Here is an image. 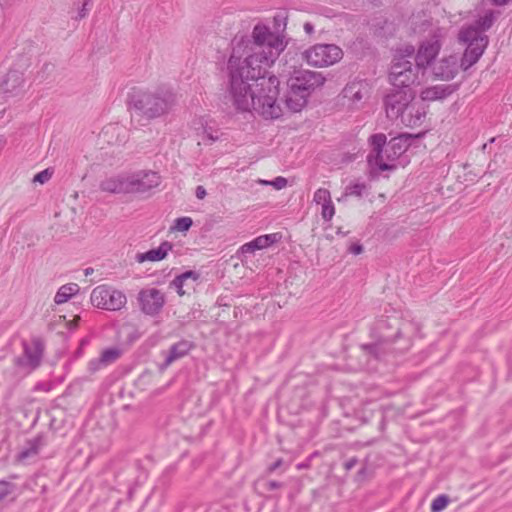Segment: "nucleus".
I'll use <instances>...</instances> for the list:
<instances>
[{"mask_svg":"<svg viewBox=\"0 0 512 512\" xmlns=\"http://www.w3.org/2000/svg\"><path fill=\"white\" fill-rule=\"evenodd\" d=\"M286 25V15L278 13L273 18V28L255 25L251 53L243 60L237 55L238 50H233L228 61L229 95L237 110L255 111L266 119L281 116L278 103L280 81L276 76L266 78L265 71L288 45Z\"/></svg>","mask_w":512,"mask_h":512,"instance_id":"nucleus-1","label":"nucleus"},{"mask_svg":"<svg viewBox=\"0 0 512 512\" xmlns=\"http://www.w3.org/2000/svg\"><path fill=\"white\" fill-rule=\"evenodd\" d=\"M411 139L410 134H401L386 142L385 134L372 135L370 142L373 150L368 156L369 164L381 171L394 169L396 167L395 162L409 148Z\"/></svg>","mask_w":512,"mask_h":512,"instance_id":"nucleus-2","label":"nucleus"},{"mask_svg":"<svg viewBox=\"0 0 512 512\" xmlns=\"http://www.w3.org/2000/svg\"><path fill=\"white\" fill-rule=\"evenodd\" d=\"M326 79L321 72L295 69L287 81L288 92L286 106L292 112L301 111L307 104L309 96L322 87Z\"/></svg>","mask_w":512,"mask_h":512,"instance_id":"nucleus-3","label":"nucleus"},{"mask_svg":"<svg viewBox=\"0 0 512 512\" xmlns=\"http://www.w3.org/2000/svg\"><path fill=\"white\" fill-rule=\"evenodd\" d=\"M494 21V12L487 11L474 24L465 26L460 30L458 39L461 43L467 45L463 54L464 67H471L482 56L488 44V37L484 33L493 25Z\"/></svg>","mask_w":512,"mask_h":512,"instance_id":"nucleus-4","label":"nucleus"},{"mask_svg":"<svg viewBox=\"0 0 512 512\" xmlns=\"http://www.w3.org/2000/svg\"><path fill=\"white\" fill-rule=\"evenodd\" d=\"M414 56V46L405 44L393 55L389 79L395 89H409L410 85L420 84L423 76L410 61Z\"/></svg>","mask_w":512,"mask_h":512,"instance_id":"nucleus-5","label":"nucleus"},{"mask_svg":"<svg viewBox=\"0 0 512 512\" xmlns=\"http://www.w3.org/2000/svg\"><path fill=\"white\" fill-rule=\"evenodd\" d=\"M175 103V95L168 89L156 92L134 91L131 106L142 116L153 119L167 113Z\"/></svg>","mask_w":512,"mask_h":512,"instance_id":"nucleus-6","label":"nucleus"},{"mask_svg":"<svg viewBox=\"0 0 512 512\" xmlns=\"http://www.w3.org/2000/svg\"><path fill=\"white\" fill-rule=\"evenodd\" d=\"M90 300L93 306L108 311L121 310L127 303L124 292L107 285L95 287Z\"/></svg>","mask_w":512,"mask_h":512,"instance_id":"nucleus-7","label":"nucleus"},{"mask_svg":"<svg viewBox=\"0 0 512 512\" xmlns=\"http://www.w3.org/2000/svg\"><path fill=\"white\" fill-rule=\"evenodd\" d=\"M343 56L340 47L334 44H317L304 52L306 62L315 67H326L337 63Z\"/></svg>","mask_w":512,"mask_h":512,"instance_id":"nucleus-8","label":"nucleus"},{"mask_svg":"<svg viewBox=\"0 0 512 512\" xmlns=\"http://www.w3.org/2000/svg\"><path fill=\"white\" fill-rule=\"evenodd\" d=\"M414 101V93L411 89H393L384 99L387 117L401 119L404 111Z\"/></svg>","mask_w":512,"mask_h":512,"instance_id":"nucleus-9","label":"nucleus"},{"mask_svg":"<svg viewBox=\"0 0 512 512\" xmlns=\"http://www.w3.org/2000/svg\"><path fill=\"white\" fill-rule=\"evenodd\" d=\"M442 37V30L438 29L437 32L427 41H424L417 53H414L413 58L415 59V66L417 71H421L424 76L426 68L432 63V61L438 55L441 49L440 38Z\"/></svg>","mask_w":512,"mask_h":512,"instance_id":"nucleus-10","label":"nucleus"},{"mask_svg":"<svg viewBox=\"0 0 512 512\" xmlns=\"http://www.w3.org/2000/svg\"><path fill=\"white\" fill-rule=\"evenodd\" d=\"M137 302L142 313L156 316L162 311L166 303V296L157 288L147 287L138 292Z\"/></svg>","mask_w":512,"mask_h":512,"instance_id":"nucleus-11","label":"nucleus"},{"mask_svg":"<svg viewBox=\"0 0 512 512\" xmlns=\"http://www.w3.org/2000/svg\"><path fill=\"white\" fill-rule=\"evenodd\" d=\"M129 194L145 193L160 185L161 178L153 171L128 172Z\"/></svg>","mask_w":512,"mask_h":512,"instance_id":"nucleus-12","label":"nucleus"},{"mask_svg":"<svg viewBox=\"0 0 512 512\" xmlns=\"http://www.w3.org/2000/svg\"><path fill=\"white\" fill-rule=\"evenodd\" d=\"M23 348V355L16 359V364L29 373L40 365L44 345L40 339H33L30 342H25Z\"/></svg>","mask_w":512,"mask_h":512,"instance_id":"nucleus-13","label":"nucleus"},{"mask_svg":"<svg viewBox=\"0 0 512 512\" xmlns=\"http://www.w3.org/2000/svg\"><path fill=\"white\" fill-rule=\"evenodd\" d=\"M460 68L466 70L469 67H464L463 58L461 59V62H459L457 55H450L443 57L439 61L435 62L433 64L432 70L436 77L449 80L456 76Z\"/></svg>","mask_w":512,"mask_h":512,"instance_id":"nucleus-14","label":"nucleus"},{"mask_svg":"<svg viewBox=\"0 0 512 512\" xmlns=\"http://www.w3.org/2000/svg\"><path fill=\"white\" fill-rule=\"evenodd\" d=\"M128 172L112 175L100 182V190L111 194H129Z\"/></svg>","mask_w":512,"mask_h":512,"instance_id":"nucleus-15","label":"nucleus"},{"mask_svg":"<svg viewBox=\"0 0 512 512\" xmlns=\"http://www.w3.org/2000/svg\"><path fill=\"white\" fill-rule=\"evenodd\" d=\"M426 114L427 106L422 102L413 101L400 120L407 127H419L424 123Z\"/></svg>","mask_w":512,"mask_h":512,"instance_id":"nucleus-16","label":"nucleus"},{"mask_svg":"<svg viewBox=\"0 0 512 512\" xmlns=\"http://www.w3.org/2000/svg\"><path fill=\"white\" fill-rule=\"evenodd\" d=\"M456 89L457 85L455 84H438L435 86H429L422 89L420 92V98L424 102L443 100L455 92Z\"/></svg>","mask_w":512,"mask_h":512,"instance_id":"nucleus-17","label":"nucleus"},{"mask_svg":"<svg viewBox=\"0 0 512 512\" xmlns=\"http://www.w3.org/2000/svg\"><path fill=\"white\" fill-rule=\"evenodd\" d=\"M313 201L321 205V216L325 221H330L335 214V207L331 199L329 190L319 188L315 191Z\"/></svg>","mask_w":512,"mask_h":512,"instance_id":"nucleus-18","label":"nucleus"},{"mask_svg":"<svg viewBox=\"0 0 512 512\" xmlns=\"http://www.w3.org/2000/svg\"><path fill=\"white\" fill-rule=\"evenodd\" d=\"M172 247L173 245L170 242L164 241L157 248L150 249L147 252L137 253L135 255V261L140 264L146 261H161L167 257L168 253L172 250Z\"/></svg>","mask_w":512,"mask_h":512,"instance_id":"nucleus-19","label":"nucleus"},{"mask_svg":"<svg viewBox=\"0 0 512 512\" xmlns=\"http://www.w3.org/2000/svg\"><path fill=\"white\" fill-rule=\"evenodd\" d=\"M280 238L281 236L278 233L261 235L242 245L240 250L242 253H254L256 250L270 247L272 244L278 242Z\"/></svg>","mask_w":512,"mask_h":512,"instance_id":"nucleus-20","label":"nucleus"},{"mask_svg":"<svg viewBox=\"0 0 512 512\" xmlns=\"http://www.w3.org/2000/svg\"><path fill=\"white\" fill-rule=\"evenodd\" d=\"M192 344L189 341L182 340L174 345L168 351L162 352L165 356L164 363L162 364L161 369H165L170 366L176 360L184 357L191 350Z\"/></svg>","mask_w":512,"mask_h":512,"instance_id":"nucleus-21","label":"nucleus"},{"mask_svg":"<svg viewBox=\"0 0 512 512\" xmlns=\"http://www.w3.org/2000/svg\"><path fill=\"white\" fill-rule=\"evenodd\" d=\"M369 94L368 85L364 82H351L343 90L344 98L348 99L354 105H357Z\"/></svg>","mask_w":512,"mask_h":512,"instance_id":"nucleus-22","label":"nucleus"},{"mask_svg":"<svg viewBox=\"0 0 512 512\" xmlns=\"http://www.w3.org/2000/svg\"><path fill=\"white\" fill-rule=\"evenodd\" d=\"M24 86L23 74L19 71H9L2 82L1 88L4 93L17 95Z\"/></svg>","mask_w":512,"mask_h":512,"instance_id":"nucleus-23","label":"nucleus"},{"mask_svg":"<svg viewBox=\"0 0 512 512\" xmlns=\"http://www.w3.org/2000/svg\"><path fill=\"white\" fill-rule=\"evenodd\" d=\"M43 447V439L38 436L29 440L18 455V460L25 461L38 455Z\"/></svg>","mask_w":512,"mask_h":512,"instance_id":"nucleus-24","label":"nucleus"},{"mask_svg":"<svg viewBox=\"0 0 512 512\" xmlns=\"http://www.w3.org/2000/svg\"><path fill=\"white\" fill-rule=\"evenodd\" d=\"M199 279V274L195 271H186L178 276H176L171 282L170 287L174 288L179 296H183L185 291L183 289L184 285L188 280H192L196 282Z\"/></svg>","mask_w":512,"mask_h":512,"instance_id":"nucleus-25","label":"nucleus"},{"mask_svg":"<svg viewBox=\"0 0 512 512\" xmlns=\"http://www.w3.org/2000/svg\"><path fill=\"white\" fill-rule=\"evenodd\" d=\"M80 291V287L76 283H68L62 285L55 294L54 302L57 305L66 303L69 301L74 295L78 294Z\"/></svg>","mask_w":512,"mask_h":512,"instance_id":"nucleus-26","label":"nucleus"},{"mask_svg":"<svg viewBox=\"0 0 512 512\" xmlns=\"http://www.w3.org/2000/svg\"><path fill=\"white\" fill-rule=\"evenodd\" d=\"M122 354V351L119 348L113 347L108 348L102 351L100 354L101 362L105 367L116 362Z\"/></svg>","mask_w":512,"mask_h":512,"instance_id":"nucleus-27","label":"nucleus"},{"mask_svg":"<svg viewBox=\"0 0 512 512\" xmlns=\"http://www.w3.org/2000/svg\"><path fill=\"white\" fill-rule=\"evenodd\" d=\"M200 123L202 129L201 140L205 144H212L219 139V133L217 129L209 126L207 123L204 125L202 120H200Z\"/></svg>","mask_w":512,"mask_h":512,"instance_id":"nucleus-28","label":"nucleus"},{"mask_svg":"<svg viewBox=\"0 0 512 512\" xmlns=\"http://www.w3.org/2000/svg\"><path fill=\"white\" fill-rule=\"evenodd\" d=\"M192 224L193 221L190 217H180L174 221V224L171 227V229L178 232H186L190 229Z\"/></svg>","mask_w":512,"mask_h":512,"instance_id":"nucleus-29","label":"nucleus"},{"mask_svg":"<svg viewBox=\"0 0 512 512\" xmlns=\"http://www.w3.org/2000/svg\"><path fill=\"white\" fill-rule=\"evenodd\" d=\"M387 328L386 321L380 320L377 322L375 327V332L379 334V337L381 341L383 342H392L395 339V335L389 334L385 332V329Z\"/></svg>","mask_w":512,"mask_h":512,"instance_id":"nucleus-30","label":"nucleus"},{"mask_svg":"<svg viewBox=\"0 0 512 512\" xmlns=\"http://www.w3.org/2000/svg\"><path fill=\"white\" fill-rule=\"evenodd\" d=\"M366 185L364 183L356 182L348 185L345 189V196H357L360 197L366 191Z\"/></svg>","mask_w":512,"mask_h":512,"instance_id":"nucleus-31","label":"nucleus"},{"mask_svg":"<svg viewBox=\"0 0 512 512\" xmlns=\"http://www.w3.org/2000/svg\"><path fill=\"white\" fill-rule=\"evenodd\" d=\"M15 490V485L11 482L0 480V502L4 501Z\"/></svg>","mask_w":512,"mask_h":512,"instance_id":"nucleus-32","label":"nucleus"},{"mask_svg":"<svg viewBox=\"0 0 512 512\" xmlns=\"http://www.w3.org/2000/svg\"><path fill=\"white\" fill-rule=\"evenodd\" d=\"M449 503V499L446 495H439L436 497L431 504L432 512H440L444 510Z\"/></svg>","mask_w":512,"mask_h":512,"instance_id":"nucleus-33","label":"nucleus"},{"mask_svg":"<svg viewBox=\"0 0 512 512\" xmlns=\"http://www.w3.org/2000/svg\"><path fill=\"white\" fill-rule=\"evenodd\" d=\"M259 183L263 184V185H271L273 186L275 189L277 190H281L283 188H285L287 186V179L282 177V176H279V177H276L274 180L272 181H268V180H260Z\"/></svg>","mask_w":512,"mask_h":512,"instance_id":"nucleus-34","label":"nucleus"},{"mask_svg":"<svg viewBox=\"0 0 512 512\" xmlns=\"http://www.w3.org/2000/svg\"><path fill=\"white\" fill-rule=\"evenodd\" d=\"M52 175H53V171L51 169H49V168L44 169L34 176L33 182L39 183V184H45L52 178Z\"/></svg>","mask_w":512,"mask_h":512,"instance_id":"nucleus-35","label":"nucleus"},{"mask_svg":"<svg viewBox=\"0 0 512 512\" xmlns=\"http://www.w3.org/2000/svg\"><path fill=\"white\" fill-rule=\"evenodd\" d=\"M105 366L101 362L100 356L98 358L91 359L88 363V370L91 373H95L101 369H103Z\"/></svg>","mask_w":512,"mask_h":512,"instance_id":"nucleus-36","label":"nucleus"},{"mask_svg":"<svg viewBox=\"0 0 512 512\" xmlns=\"http://www.w3.org/2000/svg\"><path fill=\"white\" fill-rule=\"evenodd\" d=\"M92 5V0H84L81 8L78 11L77 19H83L88 15V12L90 11Z\"/></svg>","mask_w":512,"mask_h":512,"instance_id":"nucleus-37","label":"nucleus"},{"mask_svg":"<svg viewBox=\"0 0 512 512\" xmlns=\"http://www.w3.org/2000/svg\"><path fill=\"white\" fill-rule=\"evenodd\" d=\"M195 195L200 200L204 199L207 195L206 189L201 185L197 186L195 190Z\"/></svg>","mask_w":512,"mask_h":512,"instance_id":"nucleus-38","label":"nucleus"},{"mask_svg":"<svg viewBox=\"0 0 512 512\" xmlns=\"http://www.w3.org/2000/svg\"><path fill=\"white\" fill-rule=\"evenodd\" d=\"M349 250L351 253L358 255L363 251V248L361 245L355 244V245H352Z\"/></svg>","mask_w":512,"mask_h":512,"instance_id":"nucleus-39","label":"nucleus"},{"mask_svg":"<svg viewBox=\"0 0 512 512\" xmlns=\"http://www.w3.org/2000/svg\"><path fill=\"white\" fill-rule=\"evenodd\" d=\"M303 27H304V31L308 35H311L314 32V26L310 22H306Z\"/></svg>","mask_w":512,"mask_h":512,"instance_id":"nucleus-40","label":"nucleus"},{"mask_svg":"<svg viewBox=\"0 0 512 512\" xmlns=\"http://www.w3.org/2000/svg\"><path fill=\"white\" fill-rule=\"evenodd\" d=\"M510 0H492V2L495 4V5H505L509 2Z\"/></svg>","mask_w":512,"mask_h":512,"instance_id":"nucleus-41","label":"nucleus"},{"mask_svg":"<svg viewBox=\"0 0 512 512\" xmlns=\"http://www.w3.org/2000/svg\"><path fill=\"white\" fill-rule=\"evenodd\" d=\"M280 465H281V460L276 461V462L271 466V470H275V469H276V468H278Z\"/></svg>","mask_w":512,"mask_h":512,"instance_id":"nucleus-42","label":"nucleus"},{"mask_svg":"<svg viewBox=\"0 0 512 512\" xmlns=\"http://www.w3.org/2000/svg\"><path fill=\"white\" fill-rule=\"evenodd\" d=\"M376 347H377V345H376V344H375V345H369V346H367V348H369V350H370V352H371V353H375V349H376Z\"/></svg>","mask_w":512,"mask_h":512,"instance_id":"nucleus-43","label":"nucleus"},{"mask_svg":"<svg viewBox=\"0 0 512 512\" xmlns=\"http://www.w3.org/2000/svg\"><path fill=\"white\" fill-rule=\"evenodd\" d=\"M270 486H271L272 488H277V487H279V484H278V483H276V482H271V483H270Z\"/></svg>","mask_w":512,"mask_h":512,"instance_id":"nucleus-44","label":"nucleus"},{"mask_svg":"<svg viewBox=\"0 0 512 512\" xmlns=\"http://www.w3.org/2000/svg\"><path fill=\"white\" fill-rule=\"evenodd\" d=\"M306 467H307V465H306V464H298V465H297V468H298V469H303V468H306Z\"/></svg>","mask_w":512,"mask_h":512,"instance_id":"nucleus-45","label":"nucleus"},{"mask_svg":"<svg viewBox=\"0 0 512 512\" xmlns=\"http://www.w3.org/2000/svg\"><path fill=\"white\" fill-rule=\"evenodd\" d=\"M351 467H352V463L347 464V468L348 469L351 468Z\"/></svg>","mask_w":512,"mask_h":512,"instance_id":"nucleus-46","label":"nucleus"}]
</instances>
